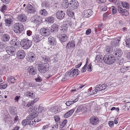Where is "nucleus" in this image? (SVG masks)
Wrapping results in <instances>:
<instances>
[{"instance_id": "f257e3e1", "label": "nucleus", "mask_w": 130, "mask_h": 130, "mask_svg": "<svg viewBox=\"0 0 130 130\" xmlns=\"http://www.w3.org/2000/svg\"><path fill=\"white\" fill-rule=\"evenodd\" d=\"M20 44L23 49L27 50L31 47L32 43L30 40L26 38L22 39L20 42Z\"/></svg>"}, {"instance_id": "f03ea898", "label": "nucleus", "mask_w": 130, "mask_h": 130, "mask_svg": "<svg viewBox=\"0 0 130 130\" xmlns=\"http://www.w3.org/2000/svg\"><path fill=\"white\" fill-rule=\"evenodd\" d=\"M103 60L106 63L111 64L114 62L115 60V58L112 55H106L104 57Z\"/></svg>"}, {"instance_id": "7ed1b4c3", "label": "nucleus", "mask_w": 130, "mask_h": 130, "mask_svg": "<svg viewBox=\"0 0 130 130\" xmlns=\"http://www.w3.org/2000/svg\"><path fill=\"white\" fill-rule=\"evenodd\" d=\"M49 67L48 64L42 63L38 65V69L40 72L45 73L49 70Z\"/></svg>"}, {"instance_id": "20e7f679", "label": "nucleus", "mask_w": 130, "mask_h": 130, "mask_svg": "<svg viewBox=\"0 0 130 130\" xmlns=\"http://www.w3.org/2000/svg\"><path fill=\"white\" fill-rule=\"evenodd\" d=\"M14 30L15 32L17 33H21L23 30V25L20 23H17L14 24Z\"/></svg>"}, {"instance_id": "39448f33", "label": "nucleus", "mask_w": 130, "mask_h": 130, "mask_svg": "<svg viewBox=\"0 0 130 130\" xmlns=\"http://www.w3.org/2000/svg\"><path fill=\"white\" fill-rule=\"evenodd\" d=\"M26 10L28 14H34L36 11V9L33 4H28L26 7Z\"/></svg>"}, {"instance_id": "423d86ee", "label": "nucleus", "mask_w": 130, "mask_h": 130, "mask_svg": "<svg viewBox=\"0 0 130 130\" xmlns=\"http://www.w3.org/2000/svg\"><path fill=\"white\" fill-rule=\"evenodd\" d=\"M41 34L42 36L46 37L48 36L50 33V30L47 28L43 27L40 30Z\"/></svg>"}, {"instance_id": "0eeeda50", "label": "nucleus", "mask_w": 130, "mask_h": 130, "mask_svg": "<svg viewBox=\"0 0 130 130\" xmlns=\"http://www.w3.org/2000/svg\"><path fill=\"white\" fill-rule=\"evenodd\" d=\"M79 72L78 69H72L67 72V75H69L70 77H75L78 75Z\"/></svg>"}, {"instance_id": "6e6552de", "label": "nucleus", "mask_w": 130, "mask_h": 130, "mask_svg": "<svg viewBox=\"0 0 130 130\" xmlns=\"http://www.w3.org/2000/svg\"><path fill=\"white\" fill-rule=\"evenodd\" d=\"M69 7L72 10L77 9L79 5L78 3L76 0H72L69 2Z\"/></svg>"}, {"instance_id": "1a4fd4ad", "label": "nucleus", "mask_w": 130, "mask_h": 130, "mask_svg": "<svg viewBox=\"0 0 130 130\" xmlns=\"http://www.w3.org/2000/svg\"><path fill=\"white\" fill-rule=\"evenodd\" d=\"M10 43L11 45L14 47L15 48H18L20 46V42L19 40L14 39L10 41Z\"/></svg>"}, {"instance_id": "9d476101", "label": "nucleus", "mask_w": 130, "mask_h": 130, "mask_svg": "<svg viewBox=\"0 0 130 130\" xmlns=\"http://www.w3.org/2000/svg\"><path fill=\"white\" fill-rule=\"evenodd\" d=\"M44 53L42 54L40 57V60L42 62H44V63L47 64V63L50 62V59L49 56L45 55Z\"/></svg>"}, {"instance_id": "9b49d317", "label": "nucleus", "mask_w": 130, "mask_h": 130, "mask_svg": "<svg viewBox=\"0 0 130 130\" xmlns=\"http://www.w3.org/2000/svg\"><path fill=\"white\" fill-rule=\"evenodd\" d=\"M6 50L7 53L11 55H14L16 52L15 48L12 46H8L6 48Z\"/></svg>"}, {"instance_id": "f8f14e48", "label": "nucleus", "mask_w": 130, "mask_h": 130, "mask_svg": "<svg viewBox=\"0 0 130 130\" xmlns=\"http://www.w3.org/2000/svg\"><path fill=\"white\" fill-rule=\"evenodd\" d=\"M5 24L7 26L9 27L12 25L13 23V21L12 19L8 17H9V16L8 15H5Z\"/></svg>"}, {"instance_id": "ddd939ff", "label": "nucleus", "mask_w": 130, "mask_h": 130, "mask_svg": "<svg viewBox=\"0 0 130 130\" xmlns=\"http://www.w3.org/2000/svg\"><path fill=\"white\" fill-rule=\"evenodd\" d=\"M99 121L98 118L95 116H93L90 118V122L91 124L94 125L98 124Z\"/></svg>"}, {"instance_id": "4468645a", "label": "nucleus", "mask_w": 130, "mask_h": 130, "mask_svg": "<svg viewBox=\"0 0 130 130\" xmlns=\"http://www.w3.org/2000/svg\"><path fill=\"white\" fill-rule=\"evenodd\" d=\"M118 10L120 14L122 15L126 16L128 14V12L126 10L123 9L120 6L118 7Z\"/></svg>"}, {"instance_id": "2eb2a0df", "label": "nucleus", "mask_w": 130, "mask_h": 130, "mask_svg": "<svg viewBox=\"0 0 130 130\" xmlns=\"http://www.w3.org/2000/svg\"><path fill=\"white\" fill-rule=\"evenodd\" d=\"M17 57L20 59H23L25 57V54L23 50H20L17 53Z\"/></svg>"}, {"instance_id": "dca6fc26", "label": "nucleus", "mask_w": 130, "mask_h": 130, "mask_svg": "<svg viewBox=\"0 0 130 130\" xmlns=\"http://www.w3.org/2000/svg\"><path fill=\"white\" fill-rule=\"evenodd\" d=\"M41 17L38 15L32 17L31 19V22L36 24L39 23L42 21Z\"/></svg>"}, {"instance_id": "f3484780", "label": "nucleus", "mask_w": 130, "mask_h": 130, "mask_svg": "<svg viewBox=\"0 0 130 130\" xmlns=\"http://www.w3.org/2000/svg\"><path fill=\"white\" fill-rule=\"evenodd\" d=\"M35 59V55L32 53L30 52L28 54L27 57V60L30 62L34 61Z\"/></svg>"}, {"instance_id": "a211bd4d", "label": "nucleus", "mask_w": 130, "mask_h": 130, "mask_svg": "<svg viewBox=\"0 0 130 130\" xmlns=\"http://www.w3.org/2000/svg\"><path fill=\"white\" fill-rule=\"evenodd\" d=\"M57 18L59 19H63L65 16V13L64 11L61 10L58 11L56 14Z\"/></svg>"}, {"instance_id": "6ab92c4d", "label": "nucleus", "mask_w": 130, "mask_h": 130, "mask_svg": "<svg viewBox=\"0 0 130 130\" xmlns=\"http://www.w3.org/2000/svg\"><path fill=\"white\" fill-rule=\"evenodd\" d=\"M28 71L30 74L34 75L37 73V70L35 67L30 66L28 67Z\"/></svg>"}, {"instance_id": "aec40b11", "label": "nucleus", "mask_w": 130, "mask_h": 130, "mask_svg": "<svg viewBox=\"0 0 130 130\" xmlns=\"http://www.w3.org/2000/svg\"><path fill=\"white\" fill-rule=\"evenodd\" d=\"M48 44L52 45L55 46L57 43L56 38L54 37L50 36L48 39Z\"/></svg>"}, {"instance_id": "412c9836", "label": "nucleus", "mask_w": 130, "mask_h": 130, "mask_svg": "<svg viewBox=\"0 0 130 130\" xmlns=\"http://www.w3.org/2000/svg\"><path fill=\"white\" fill-rule=\"evenodd\" d=\"M68 37L65 34H61L59 36V38L62 43L66 41L67 40Z\"/></svg>"}, {"instance_id": "4be33fe9", "label": "nucleus", "mask_w": 130, "mask_h": 130, "mask_svg": "<svg viewBox=\"0 0 130 130\" xmlns=\"http://www.w3.org/2000/svg\"><path fill=\"white\" fill-rule=\"evenodd\" d=\"M113 54L116 57H120L122 54V52L121 49L117 48L114 49Z\"/></svg>"}, {"instance_id": "5701e85b", "label": "nucleus", "mask_w": 130, "mask_h": 130, "mask_svg": "<svg viewBox=\"0 0 130 130\" xmlns=\"http://www.w3.org/2000/svg\"><path fill=\"white\" fill-rule=\"evenodd\" d=\"M10 38L9 34L5 33L3 34L1 36V39L4 42H7L8 41Z\"/></svg>"}, {"instance_id": "b1692460", "label": "nucleus", "mask_w": 130, "mask_h": 130, "mask_svg": "<svg viewBox=\"0 0 130 130\" xmlns=\"http://www.w3.org/2000/svg\"><path fill=\"white\" fill-rule=\"evenodd\" d=\"M83 13L84 14V17L85 18H88L92 14L93 12L91 10L88 9L84 10Z\"/></svg>"}, {"instance_id": "393cba45", "label": "nucleus", "mask_w": 130, "mask_h": 130, "mask_svg": "<svg viewBox=\"0 0 130 130\" xmlns=\"http://www.w3.org/2000/svg\"><path fill=\"white\" fill-rule=\"evenodd\" d=\"M75 46V44L73 41H69L66 46L67 49H70L73 48Z\"/></svg>"}, {"instance_id": "a878e982", "label": "nucleus", "mask_w": 130, "mask_h": 130, "mask_svg": "<svg viewBox=\"0 0 130 130\" xmlns=\"http://www.w3.org/2000/svg\"><path fill=\"white\" fill-rule=\"evenodd\" d=\"M27 18L25 14H21L18 16V19L22 22H24L26 21Z\"/></svg>"}, {"instance_id": "bb28decb", "label": "nucleus", "mask_w": 130, "mask_h": 130, "mask_svg": "<svg viewBox=\"0 0 130 130\" xmlns=\"http://www.w3.org/2000/svg\"><path fill=\"white\" fill-rule=\"evenodd\" d=\"M68 25L66 24H63L61 26L60 28V32L61 33H66L67 31Z\"/></svg>"}, {"instance_id": "cd10ccee", "label": "nucleus", "mask_w": 130, "mask_h": 130, "mask_svg": "<svg viewBox=\"0 0 130 130\" xmlns=\"http://www.w3.org/2000/svg\"><path fill=\"white\" fill-rule=\"evenodd\" d=\"M107 84H103L102 85H99L96 86V89L97 90H98L99 91H101L105 90L107 87Z\"/></svg>"}, {"instance_id": "c85d7f7f", "label": "nucleus", "mask_w": 130, "mask_h": 130, "mask_svg": "<svg viewBox=\"0 0 130 130\" xmlns=\"http://www.w3.org/2000/svg\"><path fill=\"white\" fill-rule=\"evenodd\" d=\"M75 108L71 109L68 112L66 113L64 115V117L65 118H67L71 116L72 113L75 111Z\"/></svg>"}, {"instance_id": "c756f323", "label": "nucleus", "mask_w": 130, "mask_h": 130, "mask_svg": "<svg viewBox=\"0 0 130 130\" xmlns=\"http://www.w3.org/2000/svg\"><path fill=\"white\" fill-rule=\"evenodd\" d=\"M69 3H68V1L64 0L63 1L61 5V7L62 9H66L69 6Z\"/></svg>"}, {"instance_id": "7c9ffc66", "label": "nucleus", "mask_w": 130, "mask_h": 130, "mask_svg": "<svg viewBox=\"0 0 130 130\" xmlns=\"http://www.w3.org/2000/svg\"><path fill=\"white\" fill-rule=\"evenodd\" d=\"M8 82L11 83H16L17 80L14 77L11 76H9L7 79Z\"/></svg>"}, {"instance_id": "2f4dec72", "label": "nucleus", "mask_w": 130, "mask_h": 130, "mask_svg": "<svg viewBox=\"0 0 130 130\" xmlns=\"http://www.w3.org/2000/svg\"><path fill=\"white\" fill-rule=\"evenodd\" d=\"M32 40L35 42H38L41 40V37L38 35H36L33 37Z\"/></svg>"}, {"instance_id": "473e14b6", "label": "nucleus", "mask_w": 130, "mask_h": 130, "mask_svg": "<svg viewBox=\"0 0 130 130\" xmlns=\"http://www.w3.org/2000/svg\"><path fill=\"white\" fill-rule=\"evenodd\" d=\"M85 85H81L80 84H79L77 85L76 87V88L75 89H72L71 90V92H73L74 91H77V90H80L81 89H82Z\"/></svg>"}, {"instance_id": "72a5a7b5", "label": "nucleus", "mask_w": 130, "mask_h": 130, "mask_svg": "<svg viewBox=\"0 0 130 130\" xmlns=\"http://www.w3.org/2000/svg\"><path fill=\"white\" fill-rule=\"evenodd\" d=\"M118 41L116 38L113 39L111 42V45L114 46H118L119 45Z\"/></svg>"}, {"instance_id": "f704fd0d", "label": "nucleus", "mask_w": 130, "mask_h": 130, "mask_svg": "<svg viewBox=\"0 0 130 130\" xmlns=\"http://www.w3.org/2000/svg\"><path fill=\"white\" fill-rule=\"evenodd\" d=\"M67 13L69 17L72 18L74 17V13L72 12L70 9H67Z\"/></svg>"}, {"instance_id": "c9c22d12", "label": "nucleus", "mask_w": 130, "mask_h": 130, "mask_svg": "<svg viewBox=\"0 0 130 130\" xmlns=\"http://www.w3.org/2000/svg\"><path fill=\"white\" fill-rule=\"evenodd\" d=\"M25 95L27 96L30 97L32 98H34L35 97V95L33 94L32 91H27Z\"/></svg>"}, {"instance_id": "e433bc0d", "label": "nucleus", "mask_w": 130, "mask_h": 130, "mask_svg": "<svg viewBox=\"0 0 130 130\" xmlns=\"http://www.w3.org/2000/svg\"><path fill=\"white\" fill-rule=\"evenodd\" d=\"M104 27V25L102 24H99L98 25L97 27L95 28V31L96 32L100 31Z\"/></svg>"}, {"instance_id": "4c0bfd02", "label": "nucleus", "mask_w": 130, "mask_h": 130, "mask_svg": "<svg viewBox=\"0 0 130 130\" xmlns=\"http://www.w3.org/2000/svg\"><path fill=\"white\" fill-rule=\"evenodd\" d=\"M46 21L49 23H53L54 21V19L53 17L51 16L49 17L46 18Z\"/></svg>"}, {"instance_id": "58836bf2", "label": "nucleus", "mask_w": 130, "mask_h": 130, "mask_svg": "<svg viewBox=\"0 0 130 130\" xmlns=\"http://www.w3.org/2000/svg\"><path fill=\"white\" fill-rule=\"evenodd\" d=\"M46 108L43 107L42 105L40 104L39 106L38 111L39 112H44L46 110Z\"/></svg>"}, {"instance_id": "ea45409f", "label": "nucleus", "mask_w": 130, "mask_h": 130, "mask_svg": "<svg viewBox=\"0 0 130 130\" xmlns=\"http://www.w3.org/2000/svg\"><path fill=\"white\" fill-rule=\"evenodd\" d=\"M123 108L125 110H130V102L126 103L123 106Z\"/></svg>"}, {"instance_id": "a19ab883", "label": "nucleus", "mask_w": 130, "mask_h": 130, "mask_svg": "<svg viewBox=\"0 0 130 130\" xmlns=\"http://www.w3.org/2000/svg\"><path fill=\"white\" fill-rule=\"evenodd\" d=\"M58 109L57 107L55 106L51 107L50 109V111L52 112L53 114H55L58 112Z\"/></svg>"}, {"instance_id": "79ce46f5", "label": "nucleus", "mask_w": 130, "mask_h": 130, "mask_svg": "<svg viewBox=\"0 0 130 130\" xmlns=\"http://www.w3.org/2000/svg\"><path fill=\"white\" fill-rule=\"evenodd\" d=\"M130 70V66L124 67H122L120 69V71L121 73H124L128 70Z\"/></svg>"}, {"instance_id": "37998d69", "label": "nucleus", "mask_w": 130, "mask_h": 130, "mask_svg": "<svg viewBox=\"0 0 130 130\" xmlns=\"http://www.w3.org/2000/svg\"><path fill=\"white\" fill-rule=\"evenodd\" d=\"M39 13L41 15L43 16H46L47 14V12L45 9L40 10L39 11Z\"/></svg>"}, {"instance_id": "c03bdc74", "label": "nucleus", "mask_w": 130, "mask_h": 130, "mask_svg": "<svg viewBox=\"0 0 130 130\" xmlns=\"http://www.w3.org/2000/svg\"><path fill=\"white\" fill-rule=\"evenodd\" d=\"M103 60L102 58L101 57V56L99 55H97L95 58V62H96L99 63L102 62Z\"/></svg>"}, {"instance_id": "a18cd8bd", "label": "nucleus", "mask_w": 130, "mask_h": 130, "mask_svg": "<svg viewBox=\"0 0 130 130\" xmlns=\"http://www.w3.org/2000/svg\"><path fill=\"white\" fill-rule=\"evenodd\" d=\"M78 99L77 98L75 99V100H74L73 101H67L66 103V104L67 106H69L72 104L74 103L77 101H78Z\"/></svg>"}, {"instance_id": "49530a36", "label": "nucleus", "mask_w": 130, "mask_h": 130, "mask_svg": "<svg viewBox=\"0 0 130 130\" xmlns=\"http://www.w3.org/2000/svg\"><path fill=\"white\" fill-rule=\"evenodd\" d=\"M121 4L123 7L128 9L129 8L130 6L128 3L125 2H123Z\"/></svg>"}, {"instance_id": "de8ad7c7", "label": "nucleus", "mask_w": 130, "mask_h": 130, "mask_svg": "<svg viewBox=\"0 0 130 130\" xmlns=\"http://www.w3.org/2000/svg\"><path fill=\"white\" fill-rule=\"evenodd\" d=\"M58 28V26L57 24H53L51 26V32L56 31Z\"/></svg>"}, {"instance_id": "09e8293b", "label": "nucleus", "mask_w": 130, "mask_h": 130, "mask_svg": "<svg viewBox=\"0 0 130 130\" xmlns=\"http://www.w3.org/2000/svg\"><path fill=\"white\" fill-rule=\"evenodd\" d=\"M99 8L100 9V11H106L107 9V6L104 5H101Z\"/></svg>"}, {"instance_id": "8fccbe9b", "label": "nucleus", "mask_w": 130, "mask_h": 130, "mask_svg": "<svg viewBox=\"0 0 130 130\" xmlns=\"http://www.w3.org/2000/svg\"><path fill=\"white\" fill-rule=\"evenodd\" d=\"M68 121L67 120H65L63 121L60 124V127L61 128H63L67 123Z\"/></svg>"}, {"instance_id": "3c124183", "label": "nucleus", "mask_w": 130, "mask_h": 130, "mask_svg": "<svg viewBox=\"0 0 130 130\" xmlns=\"http://www.w3.org/2000/svg\"><path fill=\"white\" fill-rule=\"evenodd\" d=\"M106 51L108 53H110L113 51L112 47L111 46H107L105 48Z\"/></svg>"}, {"instance_id": "603ef678", "label": "nucleus", "mask_w": 130, "mask_h": 130, "mask_svg": "<svg viewBox=\"0 0 130 130\" xmlns=\"http://www.w3.org/2000/svg\"><path fill=\"white\" fill-rule=\"evenodd\" d=\"M7 7L6 5H3L1 8V11L4 13H5L6 11L7 10Z\"/></svg>"}, {"instance_id": "864d4df0", "label": "nucleus", "mask_w": 130, "mask_h": 130, "mask_svg": "<svg viewBox=\"0 0 130 130\" xmlns=\"http://www.w3.org/2000/svg\"><path fill=\"white\" fill-rule=\"evenodd\" d=\"M126 47L130 48V38H127L125 41Z\"/></svg>"}, {"instance_id": "5fc2aeb1", "label": "nucleus", "mask_w": 130, "mask_h": 130, "mask_svg": "<svg viewBox=\"0 0 130 130\" xmlns=\"http://www.w3.org/2000/svg\"><path fill=\"white\" fill-rule=\"evenodd\" d=\"M88 62V59L87 58L86 60V64H85L84 66L82 67V69H81V72L82 73L86 71V68Z\"/></svg>"}, {"instance_id": "6e6d98bb", "label": "nucleus", "mask_w": 130, "mask_h": 130, "mask_svg": "<svg viewBox=\"0 0 130 130\" xmlns=\"http://www.w3.org/2000/svg\"><path fill=\"white\" fill-rule=\"evenodd\" d=\"M26 119H24L23 120L22 122V124L23 126H25L27 124L28 125L29 122L28 121H27Z\"/></svg>"}, {"instance_id": "4d7b16f0", "label": "nucleus", "mask_w": 130, "mask_h": 130, "mask_svg": "<svg viewBox=\"0 0 130 130\" xmlns=\"http://www.w3.org/2000/svg\"><path fill=\"white\" fill-rule=\"evenodd\" d=\"M110 9L112 11V14H116L117 11V10L115 6H112L110 8Z\"/></svg>"}, {"instance_id": "13d9d810", "label": "nucleus", "mask_w": 130, "mask_h": 130, "mask_svg": "<svg viewBox=\"0 0 130 130\" xmlns=\"http://www.w3.org/2000/svg\"><path fill=\"white\" fill-rule=\"evenodd\" d=\"M50 4L49 3L47 2H43L42 4V6L44 7H45V8H48L49 7Z\"/></svg>"}, {"instance_id": "bf43d9fd", "label": "nucleus", "mask_w": 130, "mask_h": 130, "mask_svg": "<svg viewBox=\"0 0 130 130\" xmlns=\"http://www.w3.org/2000/svg\"><path fill=\"white\" fill-rule=\"evenodd\" d=\"M29 122L28 124L30 125V126H34L36 124V122L37 121V122H38V121H37V120L36 121H35V120H34V121H29Z\"/></svg>"}, {"instance_id": "052dcab7", "label": "nucleus", "mask_w": 130, "mask_h": 130, "mask_svg": "<svg viewBox=\"0 0 130 130\" xmlns=\"http://www.w3.org/2000/svg\"><path fill=\"white\" fill-rule=\"evenodd\" d=\"M54 119L56 122V124L58 123H59L60 119L58 116L56 115L54 117Z\"/></svg>"}, {"instance_id": "680f3d73", "label": "nucleus", "mask_w": 130, "mask_h": 130, "mask_svg": "<svg viewBox=\"0 0 130 130\" xmlns=\"http://www.w3.org/2000/svg\"><path fill=\"white\" fill-rule=\"evenodd\" d=\"M98 90H97L96 89L94 90H90V94L91 95H93L96 94L97 93Z\"/></svg>"}, {"instance_id": "e2e57ef3", "label": "nucleus", "mask_w": 130, "mask_h": 130, "mask_svg": "<svg viewBox=\"0 0 130 130\" xmlns=\"http://www.w3.org/2000/svg\"><path fill=\"white\" fill-rule=\"evenodd\" d=\"M30 114L32 117L33 119H34L37 116L38 113L36 111H35V112H33L32 113H30Z\"/></svg>"}, {"instance_id": "0e129e2a", "label": "nucleus", "mask_w": 130, "mask_h": 130, "mask_svg": "<svg viewBox=\"0 0 130 130\" xmlns=\"http://www.w3.org/2000/svg\"><path fill=\"white\" fill-rule=\"evenodd\" d=\"M70 77L69 75H67V73H66L65 75L62 78L61 80L62 81H65L69 79Z\"/></svg>"}, {"instance_id": "69168bd1", "label": "nucleus", "mask_w": 130, "mask_h": 130, "mask_svg": "<svg viewBox=\"0 0 130 130\" xmlns=\"http://www.w3.org/2000/svg\"><path fill=\"white\" fill-rule=\"evenodd\" d=\"M10 57V56H9L8 54H4L2 56L1 58L3 60H7Z\"/></svg>"}, {"instance_id": "338daca9", "label": "nucleus", "mask_w": 130, "mask_h": 130, "mask_svg": "<svg viewBox=\"0 0 130 130\" xmlns=\"http://www.w3.org/2000/svg\"><path fill=\"white\" fill-rule=\"evenodd\" d=\"M35 111L33 107L32 106L30 107L28 110V112L30 114V113H32L33 112H34Z\"/></svg>"}, {"instance_id": "774afa93", "label": "nucleus", "mask_w": 130, "mask_h": 130, "mask_svg": "<svg viewBox=\"0 0 130 130\" xmlns=\"http://www.w3.org/2000/svg\"><path fill=\"white\" fill-rule=\"evenodd\" d=\"M109 14V13L107 12L104 13L103 14V19L104 20H105L108 16Z\"/></svg>"}]
</instances>
